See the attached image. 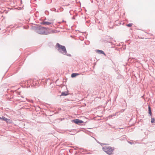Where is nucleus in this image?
Returning a JSON list of instances; mask_svg holds the SVG:
<instances>
[{"instance_id":"f257e3e1","label":"nucleus","mask_w":155,"mask_h":155,"mask_svg":"<svg viewBox=\"0 0 155 155\" xmlns=\"http://www.w3.org/2000/svg\"><path fill=\"white\" fill-rule=\"evenodd\" d=\"M57 49L61 53L64 55H66L68 56H71V55L69 54H67V50L64 46L62 45L57 43L56 45Z\"/></svg>"},{"instance_id":"f03ea898","label":"nucleus","mask_w":155,"mask_h":155,"mask_svg":"<svg viewBox=\"0 0 155 155\" xmlns=\"http://www.w3.org/2000/svg\"><path fill=\"white\" fill-rule=\"evenodd\" d=\"M48 28L43 27H39L37 29V32L38 33L42 35H48L53 33V31H49Z\"/></svg>"},{"instance_id":"7ed1b4c3","label":"nucleus","mask_w":155,"mask_h":155,"mask_svg":"<svg viewBox=\"0 0 155 155\" xmlns=\"http://www.w3.org/2000/svg\"><path fill=\"white\" fill-rule=\"evenodd\" d=\"M102 149L104 152L109 154H111L114 150V148L108 146L103 147Z\"/></svg>"},{"instance_id":"20e7f679","label":"nucleus","mask_w":155,"mask_h":155,"mask_svg":"<svg viewBox=\"0 0 155 155\" xmlns=\"http://www.w3.org/2000/svg\"><path fill=\"white\" fill-rule=\"evenodd\" d=\"M72 121L76 124H81L83 121L78 119H75L72 120Z\"/></svg>"},{"instance_id":"39448f33","label":"nucleus","mask_w":155,"mask_h":155,"mask_svg":"<svg viewBox=\"0 0 155 155\" xmlns=\"http://www.w3.org/2000/svg\"><path fill=\"white\" fill-rule=\"evenodd\" d=\"M26 83L27 84L28 86L29 87H30V85H29V84H31L32 83L33 85L34 84V81H33L31 80H29L27 81L26 82Z\"/></svg>"},{"instance_id":"423d86ee","label":"nucleus","mask_w":155,"mask_h":155,"mask_svg":"<svg viewBox=\"0 0 155 155\" xmlns=\"http://www.w3.org/2000/svg\"><path fill=\"white\" fill-rule=\"evenodd\" d=\"M41 24L42 25H49L51 24V22H48V21H44L41 23Z\"/></svg>"},{"instance_id":"0eeeda50","label":"nucleus","mask_w":155,"mask_h":155,"mask_svg":"<svg viewBox=\"0 0 155 155\" xmlns=\"http://www.w3.org/2000/svg\"><path fill=\"white\" fill-rule=\"evenodd\" d=\"M97 52L99 53L100 54H104L105 55H106L104 52L102 50H97Z\"/></svg>"},{"instance_id":"6e6552de","label":"nucleus","mask_w":155,"mask_h":155,"mask_svg":"<svg viewBox=\"0 0 155 155\" xmlns=\"http://www.w3.org/2000/svg\"><path fill=\"white\" fill-rule=\"evenodd\" d=\"M79 75V74H77V73H72L71 74V77L72 78H74V77H76L77 75Z\"/></svg>"},{"instance_id":"1a4fd4ad","label":"nucleus","mask_w":155,"mask_h":155,"mask_svg":"<svg viewBox=\"0 0 155 155\" xmlns=\"http://www.w3.org/2000/svg\"><path fill=\"white\" fill-rule=\"evenodd\" d=\"M67 95V94L64 92H63L61 94V96H66Z\"/></svg>"},{"instance_id":"9d476101","label":"nucleus","mask_w":155,"mask_h":155,"mask_svg":"<svg viewBox=\"0 0 155 155\" xmlns=\"http://www.w3.org/2000/svg\"><path fill=\"white\" fill-rule=\"evenodd\" d=\"M151 122L152 123H155V119L154 118H152Z\"/></svg>"},{"instance_id":"9b49d317","label":"nucleus","mask_w":155,"mask_h":155,"mask_svg":"<svg viewBox=\"0 0 155 155\" xmlns=\"http://www.w3.org/2000/svg\"><path fill=\"white\" fill-rule=\"evenodd\" d=\"M5 121H6L7 122H10V120L8 119H7L6 118Z\"/></svg>"},{"instance_id":"f8f14e48","label":"nucleus","mask_w":155,"mask_h":155,"mask_svg":"<svg viewBox=\"0 0 155 155\" xmlns=\"http://www.w3.org/2000/svg\"><path fill=\"white\" fill-rule=\"evenodd\" d=\"M0 119H1L2 120L5 121L6 118L5 117H2V118H1L0 117Z\"/></svg>"},{"instance_id":"ddd939ff","label":"nucleus","mask_w":155,"mask_h":155,"mask_svg":"<svg viewBox=\"0 0 155 155\" xmlns=\"http://www.w3.org/2000/svg\"><path fill=\"white\" fill-rule=\"evenodd\" d=\"M126 25L128 27H131L132 25V24H129Z\"/></svg>"},{"instance_id":"4468645a","label":"nucleus","mask_w":155,"mask_h":155,"mask_svg":"<svg viewBox=\"0 0 155 155\" xmlns=\"http://www.w3.org/2000/svg\"><path fill=\"white\" fill-rule=\"evenodd\" d=\"M149 114L150 115V116H151V110H150V111H149Z\"/></svg>"},{"instance_id":"2eb2a0df","label":"nucleus","mask_w":155,"mask_h":155,"mask_svg":"<svg viewBox=\"0 0 155 155\" xmlns=\"http://www.w3.org/2000/svg\"><path fill=\"white\" fill-rule=\"evenodd\" d=\"M148 110H149V111H150V110H151L150 107V106L148 107Z\"/></svg>"},{"instance_id":"dca6fc26","label":"nucleus","mask_w":155,"mask_h":155,"mask_svg":"<svg viewBox=\"0 0 155 155\" xmlns=\"http://www.w3.org/2000/svg\"><path fill=\"white\" fill-rule=\"evenodd\" d=\"M22 101H25V100H22Z\"/></svg>"}]
</instances>
